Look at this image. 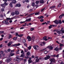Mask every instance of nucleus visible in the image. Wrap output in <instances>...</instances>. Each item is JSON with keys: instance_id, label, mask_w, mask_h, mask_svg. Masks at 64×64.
<instances>
[{"instance_id": "0eeeda50", "label": "nucleus", "mask_w": 64, "mask_h": 64, "mask_svg": "<svg viewBox=\"0 0 64 64\" xmlns=\"http://www.w3.org/2000/svg\"><path fill=\"white\" fill-rule=\"evenodd\" d=\"M33 48L35 50H37L38 49V48H39V47L38 46H33Z\"/></svg>"}, {"instance_id": "423d86ee", "label": "nucleus", "mask_w": 64, "mask_h": 64, "mask_svg": "<svg viewBox=\"0 0 64 64\" xmlns=\"http://www.w3.org/2000/svg\"><path fill=\"white\" fill-rule=\"evenodd\" d=\"M47 48H48L49 49H50V50H52L53 49V47L51 46H48Z\"/></svg>"}, {"instance_id": "f03ea898", "label": "nucleus", "mask_w": 64, "mask_h": 64, "mask_svg": "<svg viewBox=\"0 0 64 64\" xmlns=\"http://www.w3.org/2000/svg\"><path fill=\"white\" fill-rule=\"evenodd\" d=\"M31 18H29L28 19H26V20L24 22H20V23H25V22H27V21H31Z\"/></svg>"}, {"instance_id": "9b49d317", "label": "nucleus", "mask_w": 64, "mask_h": 64, "mask_svg": "<svg viewBox=\"0 0 64 64\" xmlns=\"http://www.w3.org/2000/svg\"><path fill=\"white\" fill-rule=\"evenodd\" d=\"M16 6L18 7H21V4H16Z\"/></svg>"}, {"instance_id": "5701e85b", "label": "nucleus", "mask_w": 64, "mask_h": 64, "mask_svg": "<svg viewBox=\"0 0 64 64\" xmlns=\"http://www.w3.org/2000/svg\"><path fill=\"white\" fill-rule=\"evenodd\" d=\"M24 51L25 52H27V51H28V49H26L24 48Z\"/></svg>"}, {"instance_id": "473e14b6", "label": "nucleus", "mask_w": 64, "mask_h": 64, "mask_svg": "<svg viewBox=\"0 0 64 64\" xmlns=\"http://www.w3.org/2000/svg\"><path fill=\"white\" fill-rule=\"evenodd\" d=\"M11 14L12 15V16H14V15H15V12H12Z\"/></svg>"}, {"instance_id": "f257e3e1", "label": "nucleus", "mask_w": 64, "mask_h": 64, "mask_svg": "<svg viewBox=\"0 0 64 64\" xmlns=\"http://www.w3.org/2000/svg\"><path fill=\"white\" fill-rule=\"evenodd\" d=\"M27 38L28 39V41H30L32 39V40L33 41H34V39H35V37L34 36H32V38H31L30 36H28L27 37Z\"/></svg>"}, {"instance_id": "f3484780", "label": "nucleus", "mask_w": 64, "mask_h": 64, "mask_svg": "<svg viewBox=\"0 0 64 64\" xmlns=\"http://www.w3.org/2000/svg\"><path fill=\"white\" fill-rule=\"evenodd\" d=\"M39 45H40L41 46H43V43L42 42H40L39 43Z\"/></svg>"}, {"instance_id": "393cba45", "label": "nucleus", "mask_w": 64, "mask_h": 64, "mask_svg": "<svg viewBox=\"0 0 64 64\" xmlns=\"http://www.w3.org/2000/svg\"><path fill=\"white\" fill-rule=\"evenodd\" d=\"M60 30H59V29L57 31H56V32L57 33H58V34H60Z\"/></svg>"}, {"instance_id": "2eb2a0df", "label": "nucleus", "mask_w": 64, "mask_h": 64, "mask_svg": "<svg viewBox=\"0 0 64 64\" xmlns=\"http://www.w3.org/2000/svg\"><path fill=\"white\" fill-rule=\"evenodd\" d=\"M40 2L41 4H43V3H44V2L43 0H40Z\"/></svg>"}, {"instance_id": "20e7f679", "label": "nucleus", "mask_w": 64, "mask_h": 64, "mask_svg": "<svg viewBox=\"0 0 64 64\" xmlns=\"http://www.w3.org/2000/svg\"><path fill=\"white\" fill-rule=\"evenodd\" d=\"M50 60L51 62H52L53 61V62H55V60L54 58H53L52 59L50 58Z\"/></svg>"}, {"instance_id": "37998d69", "label": "nucleus", "mask_w": 64, "mask_h": 64, "mask_svg": "<svg viewBox=\"0 0 64 64\" xmlns=\"http://www.w3.org/2000/svg\"><path fill=\"white\" fill-rule=\"evenodd\" d=\"M60 47H62V46H64V45L63 44H60Z\"/></svg>"}, {"instance_id": "412c9836", "label": "nucleus", "mask_w": 64, "mask_h": 64, "mask_svg": "<svg viewBox=\"0 0 64 64\" xmlns=\"http://www.w3.org/2000/svg\"><path fill=\"white\" fill-rule=\"evenodd\" d=\"M61 6V4L60 3L58 5V8H59Z\"/></svg>"}, {"instance_id": "1a4fd4ad", "label": "nucleus", "mask_w": 64, "mask_h": 64, "mask_svg": "<svg viewBox=\"0 0 64 64\" xmlns=\"http://www.w3.org/2000/svg\"><path fill=\"white\" fill-rule=\"evenodd\" d=\"M46 38H47V37L46 36H44L43 38V40L45 41H47L48 39Z\"/></svg>"}, {"instance_id": "dca6fc26", "label": "nucleus", "mask_w": 64, "mask_h": 64, "mask_svg": "<svg viewBox=\"0 0 64 64\" xmlns=\"http://www.w3.org/2000/svg\"><path fill=\"white\" fill-rule=\"evenodd\" d=\"M25 56V54H24V53H23L22 54L21 56H20V57H24Z\"/></svg>"}, {"instance_id": "ddd939ff", "label": "nucleus", "mask_w": 64, "mask_h": 64, "mask_svg": "<svg viewBox=\"0 0 64 64\" xmlns=\"http://www.w3.org/2000/svg\"><path fill=\"white\" fill-rule=\"evenodd\" d=\"M55 50H56V51H58V50H59V48H58V47H56L55 48V49H54Z\"/></svg>"}, {"instance_id": "4468645a", "label": "nucleus", "mask_w": 64, "mask_h": 64, "mask_svg": "<svg viewBox=\"0 0 64 64\" xmlns=\"http://www.w3.org/2000/svg\"><path fill=\"white\" fill-rule=\"evenodd\" d=\"M39 62V58H37L36 60V62Z\"/></svg>"}, {"instance_id": "603ef678", "label": "nucleus", "mask_w": 64, "mask_h": 64, "mask_svg": "<svg viewBox=\"0 0 64 64\" xmlns=\"http://www.w3.org/2000/svg\"><path fill=\"white\" fill-rule=\"evenodd\" d=\"M44 59L45 60H48V58H47V57H46L44 58Z\"/></svg>"}, {"instance_id": "a878e982", "label": "nucleus", "mask_w": 64, "mask_h": 64, "mask_svg": "<svg viewBox=\"0 0 64 64\" xmlns=\"http://www.w3.org/2000/svg\"><path fill=\"white\" fill-rule=\"evenodd\" d=\"M52 26H54V25H50V26H49V29H51V28H52Z\"/></svg>"}, {"instance_id": "aec40b11", "label": "nucleus", "mask_w": 64, "mask_h": 64, "mask_svg": "<svg viewBox=\"0 0 64 64\" xmlns=\"http://www.w3.org/2000/svg\"><path fill=\"white\" fill-rule=\"evenodd\" d=\"M12 3H14V4H15V3H16V1L15 0H14L12 2Z\"/></svg>"}, {"instance_id": "e2e57ef3", "label": "nucleus", "mask_w": 64, "mask_h": 64, "mask_svg": "<svg viewBox=\"0 0 64 64\" xmlns=\"http://www.w3.org/2000/svg\"><path fill=\"white\" fill-rule=\"evenodd\" d=\"M24 58H26V59H28V58H29V57L28 56H27V57L25 56Z\"/></svg>"}, {"instance_id": "c03bdc74", "label": "nucleus", "mask_w": 64, "mask_h": 64, "mask_svg": "<svg viewBox=\"0 0 64 64\" xmlns=\"http://www.w3.org/2000/svg\"><path fill=\"white\" fill-rule=\"evenodd\" d=\"M39 3V1H36V4H38Z\"/></svg>"}, {"instance_id": "4d7b16f0", "label": "nucleus", "mask_w": 64, "mask_h": 64, "mask_svg": "<svg viewBox=\"0 0 64 64\" xmlns=\"http://www.w3.org/2000/svg\"><path fill=\"white\" fill-rule=\"evenodd\" d=\"M11 44H10L9 43L8 44V46H11Z\"/></svg>"}, {"instance_id": "8fccbe9b", "label": "nucleus", "mask_w": 64, "mask_h": 64, "mask_svg": "<svg viewBox=\"0 0 64 64\" xmlns=\"http://www.w3.org/2000/svg\"><path fill=\"white\" fill-rule=\"evenodd\" d=\"M44 10H45V8L43 9H42V10H41V12H42V11H44Z\"/></svg>"}, {"instance_id": "09e8293b", "label": "nucleus", "mask_w": 64, "mask_h": 64, "mask_svg": "<svg viewBox=\"0 0 64 64\" xmlns=\"http://www.w3.org/2000/svg\"><path fill=\"white\" fill-rule=\"evenodd\" d=\"M34 30V28H30V30L31 31H33Z\"/></svg>"}, {"instance_id": "f704fd0d", "label": "nucleus", "mask_w": 64, "mask_h": 64, "mask_svg": "<svg viewBox=\"0 0 64 64\" xmlns=\"http://www.w3.org/2000/svg\"><path fill=\"white\" fill-rule=\"evenodd\" d=\"M28 62L29 63H32V61L31 60H28Z\"/></svg>"}, {"instance_id": "69168bd1", "label": "nucleus", "mask_w": 64, "mask_h": 64, "mask_svg": "<svg viewBox=\"0 0 64 64\" xmlns=\"http://www.w3.org/2000/svg\"><path fill=\"white\" fill-rule=\"evenodd\" d=\"M21 53H22V54L23 53H24V52L23 51V50H22L21 51Z\"/></svg>"}, {"instance_id": "cd10ccee", "label": "nucleus", "mask_w": 64, "mask_h": 64, "mask_svg": "<svg viewBox=\"0 0 64 64\" xmlns=\"http://www.w3.org/2000/svg\"><path fill=\"white\" fill-rule=\"evenodd\" d=\"M17 38V37H15L14 38H13V39L14 40H16Z\"/></svg>"}, {"instance_id": "338daca9", "label": "nucleus", "mask_w": 64, "mask_h": 64, "mask_svg": "<svg viewBox=\"0 0 64 64\" xmlns=\"http://www.w3.org/2000/svg\"><path fill=\"white\" fill-rule=\"evenodd\" d=\"M52 56L53 57H56V55H54Z\"/></svg>"}, {"instance_id": "052dcab7", "label": "nucleus", "mask_w": 64, "mask_h": 64, "mask_svg": "<svg viewBox=\"0 0 64 64\" xmlns=\"http://www.w3.org/2000/svg\"><path fill=\"white\" fill-rule=\"evenodd\" d=\"M24 44V46H25L26 47H27V44Z\"/></svg>"}, {"instance_id": "13d9d810", "label": "nucleus", "mask_w": 64, "mask_h": 64, "mask_svg": "<svg viewBox=\"0 0 64 64\" xmlns=\"http://www.w3.org/2000/svg\"><path fill=\"white\" fill-rule=\"evenodd\" d=\"M44 18L43 16H40V19H42V18Z\"/></svg>"}, {"instance_id": "b1692460", "label": "nucleus", "mask_w": 64, "mask_h": 64, "mask_svg": "<svg viewBox=\"0 0 64 64\" xmlns=\"http://www.w3.org/2000/svg\"><path fill=\"white\" fill-rule=\"evenodd\" d=\"M28 50H30V49H31V46H30L29 47H28Z\"/></svg>"}, {"instance_id": "e433bc0d", "label": "nucleus", "mask_w": 64, "mask_h": 64, "mask_svg": "<svg viewBox=\"0 0 64 64\" xmlns=\"http://www.w3.org/2000/svg\"><path fill=\"white\" fill-rule=\"evenodd\" d=\"M4 5H5V6L8 5V4L7 3H6V2H4Z\"/></svg>"}, {"instance_id": "3c124183", "label": "nucleus", "mask_w": 64, "mask_h": 64, "mask_svg": "<svg viewBox=\"0 0 64 64\" xmlns=\"http://www.w3.org/2000/svg\"><path fill=\"white\" fill-rule=\"evenodd\" d=\"M56 57H57V58H58V57H59V54H58L56 56Z\"/></svg>"}, {"instance_id": "bb28decb", "label": "nucleus", "mask_w": 64, "mask_h": 64, "mask_svg": "<svg viewBox=\"0 0 64 64\" xmlns=\"http://www.w3.org/2000/svg\"><path fill=\"white\" fill-rule=\"evenodd\" d=\"M1 10L2 12H4V11H5L4 9L3 8H1Z\"/></svg>"}, {"instance_id": "ea45409f", "label": "nucleus", "mask_w": 64, "mask_h": 64, "mask_svg": "<svg viewBox=\"0 0 64 64\" xmlns=\"http://www.w3.org/2000/svg\"><path fill=\"white\" fill-rule=\"evenodd\" d=\"M46 48H45L43 49V50H40V51L42 52L43 51H44V50H46Z\"/></svg>"}, {"instance_id": "bf43d9fd", "label": "nucleus", "mask_w": 64, "mask_h": 64, "mask_svg": "<svg viewBox=\"0 0 64 64\" xmlns=\"http://www.w3.org/2000/svg\"><path fill=\"white\" fill-rule=\"evenodd\" d=\"M11 50L10 49H8L7 50L8 52H10Z\"/></svg>"}, {"instance_id": "6e6d98bb", "label": "nucleus", "mask_w": 64, "mask_h": 64, "mask_svg": "<svg viewBox=\"0 0 64 64\" xmlns=\"http://www.w3.org/2000/svg\"><path fill=\"white\" fill-rule=\"evenodd\" d=\"M33 15V14H31L28 16V17H30V16H31V15Z\"/></svg>"}, {"instance_id": "5fc2aeb1", "label": "nucleus", "mask_w": 64, "mask_h": 64, "mask_svg": "<svg viewBox=\"0 0 64 64\" xmlns=\"http://www.w3.org/2000/svg\"><path fill=\"white\" fill-rule=\"evenodd\" d=\"M39 59L40 60H42L43 59V58H39Z\"/></svg>"}, {"instance_id": "4c0bfd02", "label": "nucleus", "mask_w": 64, "mask_h": 64, "mask_svg": "<svg viewBox=\"0 0 64 64\" xmlns=\"http://www.w3.org/2000/svg\"><path fill=\"white\" fill-rule=\"evenodd\" d=\"M29 0H25V2L27 3H28V2H29Z\"/></svg>"}, {"instance_id": "a211bd4d", "label": "nucleus", "mask_w": 64, "mask_h": 64, "mask_svg": "<svg viewBox=\"0 0 64 64\" xmlns=\"http://www.w3.org/2000/svg\"><path fill=\"white\" fill-rule=\"evenodd\" d=\"M5 5L4 4H1V6L2 7H4V8H5V6H4Z\"/></svg>"}, {"instance_id": "864d4df0", "label": "nucleus", "mask_w": 64, "mask_h": 64, "mask_svg": "<svg viewBox=\"0 0 64 64\" xmlns=\"http://www.w3.org/2000/svg\"><path fill=\"white\" fill-rule=\"evenodd\" d=\"M35 5V4L34 3H33L32 4V6H34Z\"/></svg>"}, {"instance_id": "774afa93", "label": "nucleus", "mask_w": 64, "mask_h": 64, "mask_svg": "<svg viewBox=\"0 0 64 64\" xmlns=\"http://www.w3.org/2000/svg\"><path fill=\"white\" fill-rule=\"evenodd\" d=\"M18 34L17 33H16V36H18Z\"/></svg>"}, {"instance_id": "680f3d73", "label": "nucleus", "mask_w": 64, "mask_h": 64, "mask_svg": "<svg viewBox=\"0 0 64 64\" xmlns=\"http://www.w3.org/2000/svg\"><path fill=\"white\" fill-rule=\"evenodd\" d=\"M40 21L41 22H43V21H44V19H42L41 20H40Z\"/></svg>"}, {"instance_id": "6ab92c4d", "label": "nucleus", "mask_w": 64, "mask_h": 64, "mask_svg": "<svg viewBox=\"0 0 64 64\" xmlns=\"http://www.w3.org/2000/svg\"><path fill=\"white\" fill-rule=\"evenodd\" d=\"M11 53L10 54V55L11 56H14V53H12V52H11Z\"/></svg>"}, {"instance_id": "7c9ffc66", "label": "nucleus", "mask_w": 64, "mask_h": 64, "mask_svg": "<svg viewBox=\"0 0 64 64\" xmlns=\"http://www.w3.org/2000/svg\"><path fill=\"white\" fill-rule=\"evenodd\" d=\"M26 54L27 55L29 56V55H30V52H28L26 53Z\"/></svg>"}, {"instance_id": "c756f323", "label": "nucleus", "mask_w": 64, "mask_h": 64, "mask_svg": "<svg viewBox=\"0 0 64 64\" xmlns=\"http://www.w3.org/2000/svg\"><path fill=\"white\" fill-rule=\"evenodd\" d=\"M16 61L17 63H19L20 62V59H18L16 60Z\"/></svg>"}, {"instance_id": "a18cd8bd", "label": "nucleus", "mask_w": 64, "mask_h": 64, "mask_svg": "<svg viewBox=\"0 0 64 64\" xmlns=\"http://www.w3.org/2000/svg\"><path fill=\"white\" fill-rule=\"evenodd\" d=\"M44 54H47L48 53V52H47V51H45L44 52Z\"/></svg>"}, {"instance_id": "2f4dec72", "label": "nucleus", "mask_w": 64, "mask_h": 64, "mask_svg": "<svg viewBox=\"0 0 64 64\" xmlns=\"http://www.w3.org/2000/svg\"><path fill=\"white\" fill-rule=\"evenodd\" d=\"M39 14H40V12H36L35 14V15H37Z\"/></svg>"}, {"instance_id": "49530a36", "label": "nucleus", "mask_w": 64, "mask_h": 64, "mask_svg": "<svg viewBox=\"0 0 64 64\" xmlns=\"http://www.w3.org/2000/svg\"><path fill=\"white\" fill-rule=\"evenodd\" d=\"M58 22L60 24H61V23H62V22H61V20H59Z\"/></svg>"}, {"instance_id": "c85d7f7f", "label": "nucleus", "mask_w": 64, "mask_h": 64, "mask_svg": "<svg viewBox=\"0 0 64 64\" xmlns=\"http://www.w3.org/2000/svg\"><path fill=\"white\" fill-rule=\"evenodd\" d=\"M55 8V6H52L50 8L52 9V8Z\"/></svg>"}, {"instance_id": "0e129e2a", "label": "nucleus", "mask_w": 64, "mask_h": 64, "mask_svg": "<svg viewBox=\"0 0 64 64\" xmlns=\"http://www.w3.org/2000/svg\"><path fill=\"white\" fill-rule=\"evenodd\" d=\"M62 16H61V15L60 16H59V18L60 19H61L62 18Z\"/></svg>"}, {"instance_id": "c9c22d12", "label": "nucleus", "mask_w": 64, "mask_h": 64, "mask_svg": "<svg viewBox=\"0 0 64 64\" xmlns=\"http://www.w3.org/2000/svg\"><path fill=\"white\" fill-rule=\"evenodd\" d=\"M10 6L11 7H13V5H12V4L11 3L10 4Z\"/></svg>"}, {"instance_id": "9d476101", "label": "nucleus", "mask_w": 64, "mask_h": 64, "mask_svg": "<svg viewBox=\"0 0 64 64\" xmlns=\"http://www.w3.org/2000/svg\"><path fill=\"white\" fill-rule=\"evenodd\" d=\"M58 63H60V64H64V62H61V60H60L58 61Z\"/></svg>"}, {"instance_id": "79ce46f5", "label": "nucleus", "mask_w": 64, "mask_h": 64, "mask_svg": "<svg viewBox=\"0 0 64 64\" xmlns=\"http://www.w3.org/2000/svg\"><path fill=\"white\" fill-rule=\"evenodd\" d=\"M23 36V34H20L19 35H18V36L19 37H22Z\"/></svg>"}, {"instance_id": "4be33fe9", "label": "nucleus", "mask_w": 64, "mask_h": 64, "mask_svg": "<svg viewBox=\"0 0 64 64\" xmlns=\"http://www.w3.org/2000/svg\"><path fill=\"white\" fill-rule=\"evenodd\" d=\"M46 57H47V58H48V59H50V58H51V57L50 56H49L48 55H46Z\"/></svg>"}, {"instance_id": "de8ad7c7", "label": "nucleus", "mask_w": 64, "mask_h": 64, "mask_svg": "<svg viewBox=\"0 0 64 64\" xmlns=\"http://www.w3.org/2000/svg\"><path fill=\"white\" fill-rule=\"evenodd\" d=\"M11 18H7L6 19H7V20H12V19H11Z\"/></svg>"}, {"instance_id": "a19ab883", "label": "nucleus", "mask_w": 64, "mask_h": 64, "mask_svg": "<svg viewBox=\"0 0 64 64\" xmlns=\"http://www.w3.org/2000/svg\"><path fill=\"white\" fill-rule=\"evenodd\" d=\"M23 43H26V40L24 39L23 40Z\"/></svg>"}, {"instance_id": "f8f14e48", "label": "nucleus", "mask_w": 64, "mask_h": 64, "mask_svg": "<svg viewBox=\"0 0 64 64\" xmlns=\"http://www.w3.org/2000/svg\"><path fill=\"white\" fill-rule=\"evenodd\" d=\"M54 23H55L56 24H58L59 23V22H58V21L57 20H56L55 21H54Z\"/></svg>"}, {"instance_id": "6e6552de", "label": "nucleus", "mask_w": 64, "mask_h": 64, "mask_svg": "<svg viewBox=\"0 0 64 64\" xmlns=\"http://www.w3.org/2000/svg\"><path fill=\"white\" fill-rule=\"evenodd\" d=\"M14 13L16 15H18L19 14V12L18 11H15Z\"/></svg>"}, {"instance_id": "7ed1b4c3", "label": "nucleus", "mask_w": 64, "mask_h": 64, "mask_svg": "<svg viewBox=\"0 0 64 64\" xmlns=\"http://www.w3.org/2000/svg\"><path fill=\"white\" fill-rule=\"evenodd\" d=\"M21 45V44L20 43H18V44H14L12 46L13 47H17V46H19Z\"/></svg>"}, {"instance_id": "39448f33", "label": "nucleus", "mask_w": 64, "mask_h": 64, "mask_svg": "<svg viewBox=\"0 0 64 64\" xmlns=\"http://www.w3.org/2000/svg\"><path fill=\"white\" fill-rule=\"evenodd\" d=\"M11 58H7L6 61V62L8 63V62H9L10 61H11Z\"/></svg>"}, {"instance_id": "72a5a7b5", "label": "nucleus", "mask_w": 64, "mask_h": 64, "mask_svg": "<svg viewBox=\"0 0 64 64\" xmlns=\"http://www.w3.org/2000/svg\"><path fill=\"white\" fill-rule=\"evenodd\" d=\"M4 33V31H0V34H3Z\"/></svg>"}, {"instance_id": "58836bf2", "label": "nucleus", "mask_w": 64, "mask_h": 64, "mask_svg": "<svg viewBox=\"0 0 64 64\" xmlns=\"http://www.w3.org/2000/svg\"><path fill=\"white\" fill-rule=\"evenodd\" d=\"M0 17L2 18H3L4 16H3V14H0Z\"/></svg>"}]
</instances>
